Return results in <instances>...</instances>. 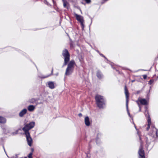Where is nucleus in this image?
<instances>
[{
    "mask_svg": "<svg viewBox=\"0 0 158 158\" xmlns=\"http://www.w3.org/2000/svg\"><path fill=\"white\" fill-rule=\"evenodd\" d=\"M75 65L76 63L74 60L70 61L68 64L67 67L66 69L65 75L68 76L71 74L73 72L74 66Z\"/></svg>",
    "mask_w": 158,
    "mask_h": 158,
    "instance_id": "obj_1",
    "label": "nucleus"
},
{
    "mask_svg": "<svg viewBox=\"0 0 158 158\" xmlns=\"http://www.w3.org/2000/svg\"><path fill=\"white\" fill-rule=\"evenodd\" d=\"M95 100L99 108H102L105 105V100L103 96L97 95L95 97Z\"/></svg>",
    "mask_w": 158,
    "mask_h": 158,
    "instance_id": "obj_2",
    "label": "nucleus"
},
{
    "mask_svg": "<svg viewBox=\"0 0 158 158\" xmlns=\"http://www.w3.org/2000/svg\"><path fill=\"white\" fill-rule=\"evenodd\" d=\"M35 123L34 122H31L28 123H25L24 124V126L22 128L24 133H30L29 131L35 126Z\"/></svg>",
    "mask_w": 158,
    "mask_h": 158,
    "instance_id": "obj_3",
    "label": "nucleus"
},
{
    "mask_svg": "<svg viewBox=\"0 0 158 158\" xmlns=\"http://www.w3.org/2000/svg\"><path fill=\"white\" fill-rule=\"evenodd\" d=\"M62 55L64 58V63L63 65V66L66 65L69 61L70 54L66 49H64L62 52Z\"/></svg>",
    "mask_w": 158,
    "mask_h": 158,
    "instance_id": "obj_4",
    "label": "nucleus"
},
{
    "mask_svg": "<svg viewBox=\"0 0 158 158\" xmlns=\"http://www.w3.org/2000/svg\"><path fill=\"white\" fill-rule=\"evenodd\" d=\"M125 94L126 95V108L128 114L130 116V113L128 111V101H129V93L128 92V90L127 89L126 86H125Z\"/></svg>",
    "mask_w": 158,
    "mask_h": 158,
    "instance_id": "obj_5",
    "label": "nucleus"
},
{
    "mask_svg": "<svg viewBox=\"0 0 158 158\" xmlns=\"http://www.w3.org/2000/svg\"><path fill=\"white\" fill-rule=\"evenodd\" d=\"M76 19L81 23L82 27L83 28L84 27V20L83 17L80 15H78L76 13L74 14Z\"/></svg>",
    "mask_w": 158,
    "mask_h": 158,
    "instance_id": "obj_6",
    "label": "nucleus"
},
{
    "mask_svg": "<svg viewBox=\"0 0 158 158\" xmlns=\"http://www.w3.org/2000/svg\"><path fill=\"white\" fill-rule=\"evenodd\" d=\"M138 153L139 155V158H145L144 152V150L143 149V147L141 143V145L139 151Z\"/></svg>",
    "mask_w": 158,
    "mask_h": 158,
    "instance_id": "obj_7",
    "label": "nucleus"
},
{
    "mask_svg": "<svg viewBox=\"0 0 158 158\" xmlns=\"http://www.w3.org/2000/svg\"><path fill=\"white\" fill-rule=\"evenodd\" d=\"M24 134L26 136L28 144L31 147L32 143V139L30 135V133H25Z\"/></svg>",
    "mask_w": 158,
    "mask_h": 158,
    "instance_id": "obj_8",
    "label": "nucleus"
},
{
    "mask_svg": "<svg viewBox=\"0 0 158 158\" xmlns=\"http://www.w3.org/2000/svg\"><path fill=\"white\" fill-rule=\"evenodd\" d=\"M153 132L151 134H150L153 138H156L158 137V130L154 128H153Z\"/></svg>",
    "mask_w": 158,
    "mask_h": 158,
    "instance_id": "obj_9",
    "label": "nucleus"
},
{
    "mask_svg": "<svg viewBox=\"0 0 158 158\" xmlns=\"http://www.w3.org/2000/svg\"><path fill=\"white\" fill-rule=\"evenodd\" d=\"M138 101L142 105H147L148 104V101L145 99H140Z\"/></svg>",
    "mask_w": 158,
    "mask_h": 158,
    "instance_id": "obj_10",
    "label": "nucleus"
},
{
    "mask_svg": "<svg viewBox=\"0 0 158 158\" xmlns=\"http://www.w3.org/2000/svg\"><path fill=\"white\" fill-rule=\"evenodd\" d=\"M49 87L52 89H53L55 88L54 83L52 81H49L48 82Z\"/></svg>",
    "mask_w": 158,
    "mask_h": 158,
    "instance_id": "obj_11",
    "label": "nucleus"
},
{
    "mask_svg": "<svg viewBox=\"0 0 158 158\" xmlns=\"http://www.w3.org/2000/svg\"><path fill=\"white\" fill-rule=\"evenodd\" d=\"M27 112V110L26 109H24L22 110L19 113V116L20 117H22L26 114Z\"/></svg>",
    "mask_w": 158,
    "mask_h": 158,
    "instance_id": "obj_12",
    "label": "nucleus"
},
{
    "mask_svg": "<svg viewBox=\"0 0 158 158\" xmlns=\"http://www.w3.org/2000/svg\"><path fill=\"white\" fill-rule=\"evenodd\" d=\"M85 123L87 126H89L90 125L89 118L88 117H86L85 118Z\"/></svg>",
    "mask_w": 158,
    "mask_h": 158,
    "instance_id": "obj_13",
    "label": "nucleus"
},
{
    "mask_svg": "<svg viewBox=\"0 0 158 158\" xmlns=\"http://www.w3.org/2000/svg\"><path fill=\"white\" fill-rule=\"evenodd\" d=\"M63 2V6L65 8L68 9V6L69 5V3L65 0H62Z\"/></svg>",
    "mask_w": 158,
    "mask_h": 158,
    "instance_id": "obj_14",
    "label": "nucleus"
},
{
    "mask_svg": "<svg viewBox=\"0 0 158 158\" xmlns=\"http://www.w3.org/2000/svg\"><path fill=\"white\" fill-rule=\"evenodd\" d=\"M2 129L3 130V132L5 134H7L9 132V130L5 126H3L2 127Z\"/></svg>",
    "mask_w": 158,
    "mask_h": 158,
    "instance_id": "obj_15",
    "label": "nucleus"
},
{
    "mask_svg": "<svg viewBox=\"0 0 158 158\" xmlns=\"http://www.w3.org/2000/svg\"><path fill=\"white\" fill-rule=\"evenodd\" d=\"M35 108V106L32 105H30L29 106L27 107L28 110L29 111H33V110H34Z\"/></svg>",
    "mask_w": 158,
    "mask_h": 158,
    "instance_id": "obj_16",
    "label": "nucleus"
},
{
    "mask_svg": "<svg viewBox=\"0 0 158 158\" xmlns=\"http://www.w3.org/2000/svg\"><path fill=\"white\" fill-rule=\"evenodd\" d=\"M97 77L99 79L102 78L103 77V76L101 72L99 71H98L97 73Z\"/></svg>",
    "mask_w": 158,
    "mask_h": 158,
    "instance_id": "obj_17",
    "label": "nucleus"
},
{
    "mask_svg": "<svg viewBox=\"0 0 158 158\" xmlns=\"http://www.w3.org/2000/svg\"><path fill=\"white\" fill-rule=\"evenodd\" d=\"M148 127L147 128V130H148L150 128V126L151 124V118L149 116H148Z\"/></svg>",
    "mask_w": 158,
    "mask_h": 158,
    "instance_id": "obj_18",
    "label": "nucleus"
},
{
    "mask_svg": "<svg viewBox=\"0 0 158 158\" xmlns=\"http://www.w3.org/2000/svg\"><path fill=\"white\" fill-rule=\"evenodd\" d=\"M144 114L145 116L147 117V120L148 119V116L150 117V115L149 114L148 110L146 107H145V111L144 112Z\"/></svg>",
    "mask_w": 158,
    "mask_h": 158,
    "instance_id": "obj_19",
    "label": "nucleus"
},
{
    "mask_svg": "<svg viewBox=\"0 0 158 158\" xmlns=\"http://www.w3.org/2000/svg\"><path fill=\"white\" fill-rule=\"evenodd\" d=\"M6 119L4 117L0 116V123H5L6 122Z\"/></svg>",
    "mask_w": 158,
    "mask_h": 158,
    "instance_id": "obj_20",
    "label": "nucleus"
},
{
    "mask_svg": "<svg viewBox=\"0 0 158 158\" xmlns=\"http://www.w3.org/2000/svg\"><path fill=\"white\" fill-rule=\"evenodd\" d=\"M53 71V69H52V72H51V74L48 75H47L46 76H43L42 77H41L43 78H46L50 76L51 75H52Z\"/></svg>",
    "mask_w": 158,
    "mask_h": 158,
    "instance_id": "obj_21",
    "label": "nucleus"
},
{
    "mask_svg": "<svg viewBox=\"0 0 158 158\" xmlns=\"http://www.w3.org/2000/svg\"><path fill=\"white\" fill-rule=\"evenodd\" d=\"M36 101V100L34 98H32L30 100V102L31 103H35Z\"/></svg>",
    "mask_w": 158,
    "mask_h": 158,
    "instance_id": "obj_22",
    "label": "nucleus"
},
{
    "mask_svg": "<svg viewBox=\"0 0 158 158\" xmlns=\"http://www.w3.org/2000/svg\"><path fill=\"white\" fill-rule=\"evenodd\" d=\"M136 102L137 103L138 105V106H139V111H141V107L139 104V103L138 102V101H136Z\"/></svg>",
    "mask_w": 158,
    "mask_h": 158,
    "instance_id": "obj_23",
    "label": "nucleus"
},
{
    "mask_svg": "<svg viewBox=\"0 0 158 158\" xmlns=\"http://www.w3.org/2000/svg\"><path fill=\"white\" fill-rule=\"evenodd\" d=\"M32 153H30L29 154V155L28 156V157L29 158H32Z\"/></svg>",
    "mask_w": 158,
    "mask_h": 158,
    "instance_id": "obj_24",
    "label": "nucleus"
},
{
    "mask_svg": "<svg viewBox=\"0 0 158 158\" xmlns=\"http://www.w3.org/2000/svg\"><path fill=\"white\" fill-rule=\"evenodd\" d=\"M87 3H89L91 2L90 0H84Z\"/></svg>",
    "mask_w": 158,
    "mask_h": 158,
    "instance_id": "obj_25",
    "label": "nucleus"
},
{
    "mask_svg": "<svg viewBox=\"0 0 158 158\" xmlns=\"http://www.w3.org/2000/svg\"><path fill=\"white\" fill-rule=\"evenodd\" d=\"M143 78L144 79H146L147 78V75H143Z\"/></svg>",
    "mask_w": 158,
    "mask_h": 158,
    "instance_id": "obj_26",
    "label": "nucleus"
},
{
    "mask_svg": "<svg viewBox=\"0 0 158 158\" xmlns=\"http://www.w3.org/2000/svg\"><path fill=\"white\" fill-rule=\"evenodd\" d=\"M82 115V114L81 113H79V114H78V116H79V117H81V116Z\"/></svg>",
    "mask_w": 158,
    "mask_h": 158,
    "instance_id": "obj_27",
    "label": "nucleus"
},
{
    "mask_svg": "<svg viewBox=\"0 0 158 158\" xmlns=\"http://www.w3.org/2000/svg\"><path fill=\"white\" fill-rule=\"evenodd\" d=\"M152 83V81H151V80H150L149 81V83L150 84H151Z\"/></svg>",
    "mask_w": 158,
    "mask_h": 158,
    "instance_id": "obj_28",
    "label": "nucleus"
},
{
    "mask_svg": "<svg viewBox=\"0 0 158 158\" xmlns=\"http://www.w3.org/2000/svg\"><path fill=\"white\" fill-rule=\"evenodd\" d=\"M100 55H101V56H103V57L105 58H106L105 57V56L102 54H100Z\"/></svg>",
    "mask_w": 158,
    "mask_h": 158,
    "instance_id": "obj_29",
    "label": "nucleus"
},
{
    "mask_svg": "<svg viewBox=\"0 0 158 158\" xmlns=\"http://www.w3.org/2000/svg\"><path fill=\"white\" fill-rule=\"evenodd\" d=\"M31 150H32V152H33V150H34L33 149V148H32V149H31Z\"/></svg>",
    "mask_w": 158,
    "mask_h": 158,
    "instance_id": "obj_30",
    "label": "nucleus"
},
{
    "mask_svg": "<svg viewBox=\"0 0 158 158\" xmlns=\"http://www.w3.org/2000/svg\"><path fill=\"white\" fill-rule=\"evenodd\" d=\"M134 126H135V129H136V126H135V124H134Z\"/></svg>",
    "mask_w": 158,
    "mask_h": 158,
    "instance_id": "obj_31",
    "label": "nucleus"
},
{
    "mask_svg": "<svg viewBox=\"0 0 158 158\" xmlns=\"http://www.w3.org/2000/svg\"><path fill=\"white\" fill-rule=\"evenodd\" d=\"M52 1H53V2L54 3V0H52Z\"/></svg>",
    "mask_w": 158,
    "mask_h": 158,
    "instance_id": "obj_32",
    "label": "nucleus"
},
{
    "mask_svg": "<svg viewBox=\"0 0 158 158\" xmlns=\"http://www.w3.org/2000/svg\"><path fill=\"white\" fill-rule=\"evenodd\" d=\"M72 46V44H70V47H71Z\"/></svg>",
    "mask_w": 158,
    "mask_h": 158,
    "instance_id": "obj_33",
    "label": "nucleus"
},
{
    "mask_svg": "<svg viewBox=\"0 0 158 158\" xmlns=\"http://www.w3.org/2000/svg\"><path fill=\"white\" fill-rule=\"evenodd\" d=\"M139 138H140V139L141 140V138H140V137H139Z\"/></svg>",
    "mask_w": 158,
    "mask_h": 158,
    "instance_id": "obj_34",
    "label": "nucleus"
},
{
    "mask_svg": "<svg viewBox=\"0 0 158 158\" xmlns=\"http://www.w3.org/2000/svg\"><path fill=\"white\" fill-rule=\"evenodd\" d=\"M80 10V11H81V13H82L81 10Z\"/></svg>",
    "mask_w": 158,
    "mask_h": 158,
    "instance_id": "obj_35",
    "label": "nucleus"
},
{
    "mask_svg": "<svg viewBox=\"0 0 158 158\" xmlns=\"http://www.w3.org/2000/svg\"><path fill=\"white\" fill-rule=\"evenodd\" d=\"M134 81H132V82H134Z\"/></svg>",
    "mask_w": 158,
    "mask_h": 158,
    "instance_id": "obj_36",
    "label": "nucleus"
},
{
    "mask_svg": "<svg viewBox=\"0 0 158 158\" xmlns=\"http://www.w3.org/2000/svg\"><path fill=\"white\" fill-rule=\"evenodd\" d=\"M24 158H27V157H25Z\"/></svg>",
    "mask_w": 158,
    "mask_h": 158,
    "instance_id": "obj_37",
    "label": "nucleus"
}]
</instances>
